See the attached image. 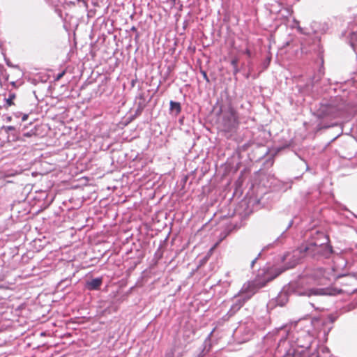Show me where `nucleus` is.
I'll use <instances>...</instances> for the list:
<instances>
[{"label":"nucleus","mask_w":357,"mask_h":357,"mask_svg":"<svg viewBox=\"0 0 357 357\" xmlns=\"http://www.w3.org/2000/svg\"><path fill=\"white\" fill-rule=\"evenodd\" d=\"M283 272L284 269H282L278 271L276 273H274L272 272L271 270V273H269L271 274V275L268 276L265 280L261 282L259 281L258 280H255L253 281H249L247 283L244 284L239 293L241 295H245V297L243 298V303L249 300L253 295H255L258 291L259 289L265 287L268 282L273 280Z\"/></svg>","instance_id":"obj_1"},{"label":"nucleus","mask_w":357,"mask_h":357,"mask_svg":"<svg viewBox=\"0 0 357 357\" xmlns=\"http://www.w3.org/2000/svg\"><path fill=\"white\" fill-rule=\"evenodd\" d=\"M307 248H299L293 250L291 252H288L284 256L283 261H286L288 265L285 268H275L272 269V272L276 273L278 271L284 269L285 271L287 269L292 268L295 267L305 256V253L307 251Z\"/></svg>","instance_id":"obj_2"},{"label":"nucleus","mask_w":357,"mask_h":357,"mask_svg":"<svg viewBox=\"0 0 357 357\" xmlns=\"http://www.w3.org/2000/svg\"><path fill=\"white\" fill-rule=\"evenodd\" d=\"M239 124L238 114L236 110L229 106L223 116V128L225 132H231L236 129Z\"/></svg>","instance_id":"obj_3"},{"label":"nucleus","mask_w":357,"mask_h":357,"mask_svg":"<svg viewBox=\"0 0 357 357\" xmlns=\"http://www.w3.org/2000/svg\"><path fill=\"white\" fill-rule=\"evenodd\" d=\"M102 284V279L95 278L87 282L86 287L89 290H97Z\"/></svg>","instance_id":"obj_4"},{"label":"nucleus","mask_w":357,"mask_h":357,"mask_svg":"<svg viewBox=\"0 0 357 357\" xmlns=\"http://www.w3.org/2000/svg\"><path fill=\"white\" fill-rule=\"evenodd\" d=\"M317 275H321L319 283L321 284H326V281L329 280V278L326 275V270L324 268H318L316 271Z\"/></svg>","instance_id":"obj_5"},{"label":"nucleus","mask_w":357,"mask_h":357,"mask_svg":"<svg viewBox=\"0 0 357 357\" xmlns=\"http://www.w3.org/2000/svg\"><path fill=\"white\" fill-rule=\"evenodd\" d=\"M16 98V95L14 93H10L8 97L6 98V108L15 105L14 100Z\"/></svg>","instance_id":"obj_6"},{"label":"nucleus","mask_w":357,"mask_h":357,"mask_svg":"<svg viewBox=\"0 0 357 357\" xmlns=\"http://www.w3.org/2000/svg\"><path fill=\"white\" fill-rule=\"evenodd\" d=\"M169 105L170 109L172 111L175 110L176 114H178L181 112V107L179 102L171 100Z\"/></svg>","instance_id":"obj_7"},{"label":"nucleus","mask_w":357,"mask_h":357,"mask_svg":"<svg viewBox=\"0 0 357 357\" xmlns=\"http://www.w3.org/2000/svg\"><path fill=\"white\" fill-rule=\"evenodd\" d=\"M320 290H318V289H309L307 290L306 292H305L304 294H303V295H306L307 296H310L312 295H317V294H320Z\"/></svg>","instance_id":"obj_8"},{"label":"nucleus","mask_w":357,"mask_h":357,"mask_svg":"<svg viewBox=\"0 0 357 357\" xmlns=\"http://www.w3.org/2000/svg\"><path fill=\"white\" fill-rule=\"evenodd\" d=\"M221 241H222V239H220L219 241H218V242H217V243H215V245H213V247L209 250V251H208V256H211V255L213 254V252L214 250H215V248L219 245V244H220V243L221 242Z\"/></svg>","instance_id":"obj_9"},{"label":"nucleus","mask_w":357,"mask_h":357,"mask_svg":"<svg viewBox=\"0 0 357 357\" xmlns=\"http://www.w3.org/2000/svg\"><path fill=\"white\" fill-rule=\"evenodd\" d=\"M238 59H234L231 60V64L234 66V68L236 69V72L238 71V69H237V66H238Z\"/></svg>","instance_id":"obj_10"},{"label":"nucleus","mask_w":357,"mask_h":357,"mask_svg":"<svg viewBox=\"0 0 357 357\" xmlns=\"http://www.w3.org/2000/svg\"><path fill=\"white\" fill-rule=\"evenodd\" d=\"M66 74V70H63L61 73H59L56 78H55V81H59V79H61L63 75Z\"/></svg>","instance_id":"obj_11"},{"label":"nucleus","mask_w":357,"mask_h":357,"mask_svg":"<svg viewBox=\"0 0 357 357\" xmlns=\"http://www.w3.org/2000/svg\"><path fill=\"white\" fill-rule=\"evenodd\" d=\"M36 135V132L33 131V130H31L30 132H24L23 134V136L26 137H31L33 135Z\"/></svg>","instance_id":"obj_12"},{"label":"nucleus","mask_w":357,"mask_h":357,"mask_svg":"<svg viewBox=\"0 0 357 357\" xmlns=\"http://www.w3.org/2000/svg\"><path fill=\"white\" fill-rule=\"evenodd\" d=\"M245 54L248 56H251V52H250V50L249 49H246L245 51Z\"/></svg>","instance_id":"obj_13"},{"label":"nucleus","mask_w":357,"mask_h":357,"mask_svg":"<svg viewBox=\"0 0 357 357\" xmlns=\"http://www.w3.org/2000/svg\"><path fill=\"white\" fill-rule=\"evenodd\" d=\"M202 74H203V76H204V79H205L206 81H208V77H207V74H206V72H204V71H203V72H202Z\"/></svg>","instance_id":"obj_14"},{"label":"nucleus","mask_w":357,"mask_h":357,"mask_svg":"<svg viewBox=\"0 0 357 357\" xmlns=\"http://www.w3.org/2000/svg\"><path fill=\"white\" fill-rule=\"evenodd\" d=\"M256 260H257V258H255V259H253V260H252V263H251V266H252V267H253V266H254V264H255V263Z\"/></svg>","instance_id":"obj_15"},{"label":"nucleus","mask_w":357,"mask_h":357,"mask_svg":"<svg viewBox=\"0 0 357 357\" xmlns=\"http://www.w3.org/2000/svg\"><path fill=\"white\" fill-rule=\"evenodd\" d=\"M27 115H24L22 117V121H26L27 119Z\"/></svg>","instance_id":"obj_16"},{"label":"nucleus","mask_w":357,"mask_h":357,"mask_svg":"<svg viewBox=\"0 0 357 357\" xmlns=\"http://www.w3.org/2000/svg\"><path fill=\"white\" fill-rule=\"evenodd\" d=\"M173 1H175L176 0H172Z\"/></svg>","instance_id":"obj_17"}]
</instances>
